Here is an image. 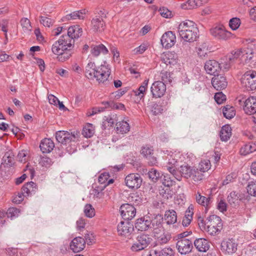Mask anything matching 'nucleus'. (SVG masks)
Masks as SVG:
<instances>
[{"label":"nucleus","mask_w":256,"mask_h":256,"mask_svg":"<svg viewBox=\"0 0 256 256\" xmlns=\"http://www.w3.org/2000/svg\"><path fill=\"white\" fill-rule=\"evenodd\" d=\"M180 36L186 42H193L198 36V30L196 24L192 21L186 20L178 26Z\"/></svg>","instance_id":"f257e3e1"},{"label":"nucleus","mask_w":256,"mask_h":256,"mask_svg":"<svg viewBox=\"0 0 256 256\" xmlns=\"http://www.w3.org/2000/svg\"><path fill=\"white\" fill-rule=\"evenodd\" d=\"M198 224L200 228H204L212 236L218 234L222 228V220L216 215L210 216L205 221L200 218L198 220Z\"/></svg>","instance_id":"f03ea898"},{"label":"nucleus","mask_w":256,"mask_h":256,"mask_svg":"<svg viewBox=\"0 0 256 256\" xmlns=\"http://www.w3.org/2000/svg\"><path fill=\"white\" fill-rule=\"evenodd\" d=\"M80 133L76 130L72 132L65 131V146L67 152L70 154L76 150V142L78 140Z\"/></svg>","instance_id":"7ed1b4c3"},{"label":"nucleus","mask_w":256,"mask_h":256,"mask_svg":"<svg viewBox=\"0 0 256 256\" xmlns=\"http://www.w3.org/2000/svg\"><path fill=\"white\" fill-rule=\"evenodd\" d=\"M242 86L248 91L256 89V72L250 71L246 72L241 78Z\"/></svg>","instance_id":"20e7f679"},{"label":"nucleus","mask_w":256,"mask_h":256,"mask_svg":"<svg viewBox=\"0 0 256 256\" xmlns=\"http://www.w3.org/2000/svg\"><path fill=\"white\" fill-rule=\"evenodd\" d=\"M151 238L148 234H142L138 236L131 246L132 252H138L146 248L152 241Z\"/></svg>","instance_id":"39448f33"},{"label":"nucleus","mask_w":256,"mask_h":256,"mask_svg":"<svg viewBox=\"0 0 256 256\" xmlns=\"http://www.w3.org/2000/svg\"><path fill=\"white\" fill-rule=\"evenodd\" d=\"M256 50V40H252L248 43L247 46L242 48V61L250 62L253 58Z\"/></svg>","instance_id":"423d86ee"},{"label":"nucleus","mask_w":256,"mask_h":256,"mask_svg":"<svg viewBox=\"0 0 256 256\" xmlns=\"http://www.w3.org/2000/svg\"><path fill=\"white\" fill-rule=\"evenodd\" d=\"M64 36H62L60 39L56 41L52 45V50L57 56L56 59L60 62L64 61Z\"/></svg>","instance_id":"0eeeda50"},{"label":"nucleus","mask_w":256,"mask_h":256,"mask_svg":"<svg viewBox=\"0 0 256 256\" xmlns=\"http://www.w3.org/2000/svg\"><path fill=\"white\" fill-rule=\"evenodd\" d=\"M210 34L218 40H226L232 37V34L226 30L222 26H216L210 30Z\"/></svg>","instance_id":"6e6552de"},{"label":"nucleus","mask_w":256,"mask_h":256,"mask_svg":"<svg viewBox=\"0 0 256 256\" xmlns=\"http://www.w3.org/2000/svg\"><path fill=\"white\" fill-rule=\"evenodd\" d=\"M110 74V69L108 64L104 62L96 68V75L94 78L99 82H104L108 80Z\"/></svg>","instance_id":"1a4fd4ad"},{"label":"nucleus","mask_w":256,"mask_h":256,"mask_svg":"<svg viewBox=\"0 0 256 256\" xmlns=\"http://www.w3.org/2000/svg\"><path fill=\"white\" fill-rule=\"evenodd\" d=\"M117 230L119 236L128 237L134 230V228L130 222L122 221L117 226Z\"/></svg>","instance_id":"9d476101"},{"label":"nucleus","mask_w":256,"mask_h":256,"mask_svg":"<svg viewBox=\"0 0 256 256\" xmlns=\"http://www.w3.org/2000/svg\"><path fill=\"white\" fill-rule=\"evenodd\" d=\"M126 186L131 188H138L142 183V178L138 174H130L125 178Z\"/></svg>","instance_id":"9b49d317"},{"label":"nucleus","mask_w":256,"mask_h":256,"mask_svg":"<svg viewBox=\"0 0 256 256\" xmlns=\"http://www.w3.org/2000/svg\"><path fill=\"white\" fill-rule=\"evenodd\" d=\"M120 212L122 218L126 220H132L136 214V208L128 204H124L122 205L120 207Z\"/></svg>","instance_id":"f8f14e48"},{"label":"nucleus","mask_w":256,"mask_h":256,"mask_svg":"<svg viewBox=\"0 0 256 256\" xmlns=\"http://www.w3.org/2000/svg\"><path fill=\"white\" fill-rule=\"evenodd\" d=\"M178 252L182 254H186L191 252L192 248V242L188 239H181L176 242Z\"/></svg>","instance_id":"ddd939ff"},{"label":"nucleus","mask_w":256,"mask_h":256,"mask_svg":"<svg viewBox=\"0 0 256 256\" xmlns=\"http://www.w3.org/2000/svg\"><path fill=\"white\" fill-rule=\"evenodd\" d=\"M166 90V84L161 81L154 82L150 88V91L154 98H160Z\"/></svg>","instance_id":"4468645a"},{"label":"nucleus","mask_w":256,"mask_h":256,"mask_svg":"<svg viewBox=\"0 0 256 256\" xmlns=\"http://www.w3.org/2000/svg\"><path fill=\"white\" fill-rule=\"evenodd\" d=\"M160 41L163 47L168 48L172 47L175 44L176 36L172 32L168 31L163 34Z\"/></svg>","instance_id":"2eb2a0df"},{"label":"nucleus","mask_w":256,"mask_h":256,"mask_svg":"<svg viewBox=\"0 0 256 256\" xmlns=\"http://www.w3.org/2000/svg\"><path fill=\"white\" fill-rule=\"evenodd\" d=\"M238 244L234 239L223 240L221 243L222 250L228 254L234 253L237 250Z\"/></svg>","instance_id":"dca6fc26"},{"label":"nucleus","mask_w":256,"mask_h":256,"mask_svg":"<svg viewBox=\"0 0 256 256\" xmlns=\"http://www.w3.org/2000/svg\"><path fill=\"white\" fill-rule=\"evenodd\" d=\"M86 246L85 240L80 236L74 238L70 242V250L74 252H79L82 250Z\"/></svg>","instance_id":"f3484780"},{"label":"nucleus","mask_w":256,"mask_h":256,"mask_svg":"<svg viewBox=\"0 0 256 256\" xmlns=\"http://www.w3.org/2000/svg\"><path fill=\"white\" fill-rule=\"evenodd\" d=\"M206 72L212 75H218L221 69L220 64L215 60H208L204 65Z\"/></svg>","instance_id":"a211bd4d"},{"label":"nucleus","mask_w":256,"mask_h":256,"mask_svg":"<svg viewBox=\"0 0 256 256\" xmlns=\"http://www.w3.org/2000/svg\"><path fill=\"white\" fill-rule=\"evenodd\" d=\"M164 156L163 158L167 161L166 162V169L168 168V166L175 168L176 166L178 163V156L176 154H175L171 151L166 150L164 152Z\"/></svg>","instance_id":"6ab92c4d"},{"label":"nucleus","mask_w":256,"mask_h":256,"mask_svg":"<svg viewBox=\"0 0 256 256\" xmlns=\"http://www.w3.org/2000/svg\"><path fill=\"white\" fill-rule=\"evenodd\" d=\"M151 220L148 216L138 218L136 223L135 227L138 230L146 231L151 228Z\"/></svg>","instance_id":"aec40b11"},{"label":"nucleus","mask_w":256,"mask_h":256,"mask_svg":"<svg viewBox=\"0 0 256 256\" xmlns=\"http://www.w3.org/2000/svg\"><path fill=\"white\" fill-rule=\"evenodd\" d=\"M244 110L248 114H252L256 112V98L250 96L244 102Z\"/></svg>","instance_id":"412c9836"},{"label":"nucleus","mask_w":256,"mask_h":256,"mask_svg":"<svg viewBox=\"0 0 256 256\" xmlns=\"http://www.w3.org/2000/svg\"><path fill=\"white\" fill-rule=\"evenodd\" d=\"M82 33V30L79 26H71L68 28L66 40H68V42L71 40H74L75 38H78L81 36Z\"/></svg>","instance_id":"4be33fe9"},{"label":"nucleus","mask_w":256,"mask_h":256,"mask_svg":"<svg viewBox=\"0 0 256 256\" xmlns=\"http://www.w3.org/2000/svg\"><path fill=\"white\" fill-rule=\"evenodd\" d=\"M212 84L216 90H220L226 87L228 82L225 77L217 76L212 78Z\"/></svg>","instance_id":"5701e85b"},{"label":"nucleus","mask_w":256,"mask_h":256,"mask_svg":"<svg viewBox=\"0 0 256 256\" xmlns=\"http://www.w3.org/2000/svg\"><path fill=\"white\" fill-rule=\"evenodd\" d=\"M194 244L196 248L202 252H206L208 250L210 246L209 242L204 238L196 239Z\"/></svg>","instance_id":"b1692460"},{"label":"nucleus","mask_w":256,"mask_h":256,"mask_svg":"<svg viewBox=\"0 0 256 256\" xmlns=\"http://www.w3.org/2000/svg\"><path fill=\"white\" fill-rule=\"evenodd\" d=\"M54 147V142L50 138H44L42 140L40 148L43 153H49Z\"/></svg>","instance_id":"393cba45"},{"label":"nucleus","mask_w":256,"mask_h":256,"mask_svg":"<svg viewBox=\"0 0 256 256\" xmlns=\"http://www.w3.org/2000/svg\"><path fill=\"white\" fill-rule=\"evenodd\" d=\"M92 30L94 32H101L104 29V22L102 18L96 16L92 20Z\"/></svg>","instance_id":"a878e982"},{"label":"nucleus","mask_w":256,"mask_h":256,"mask_svg":"<svg viewBox=\"0 0 256 256\" xmlns=\"http://www.w3.org/2000/svg\"><path fill=\"white\" fill-rule=\"evenodd\" d=\"M163 218L160 214L156 215L152 220H151V228H153L154 233H158V230H160L162 228Z\"/></svg>","instance_id":"bb28decb"},{"label":"nucleus","mask_w":256,"mask_h":256,"mask_svg":"<svg viewBox=\"0 0 256 256\" xmlns=\"http://www.w3.org/2000/svg\"><path fill=\"white\" fill-rule=\"evenodd\" d=\"M164 220L168 224H174L176 222V213L174 210H168L165 212Z\"/></svg>","instance_id":"cd10ccee"},{"label":"nucleus","mask_w":256,"mask_h":256,"mask_svg":"<svg viewBox=\"0 0 256 256\" xmlns=\"http://www.w3.org/2000/svg\"><path fill=\"white\" fill-rule=\"evenodd\" d=\"M256 150V144L253 142H249L244 145L240 150L241 155L246 156Z\"/></svg>","instance_id":"c85d7f7f"},{"label":"nucleus","mask_w":256,"mask_h":256,"mask_svg":"<svg viewBox=\"0 0 256 256\" xmlns=\"http://www.w3.org/2000/svg\"><path fill=\"white\" fill-rule=\"evenodd\" d=\"M74 40H71L68 42V40H66L65 42V59H68L74 52Z\"/></svg>","instance_id":"c756f323"},{"label":"nucleus","mask_w":256,"mask_h":256,"mask_svg":"<svg viewBox=\"0 0 256 256\" xmlns=\"http://www.w3.org/2000/svg\"><path fill=\"white\" fill-rule=\"evenodd\" d=\"M96 69L95 64L90 62L86 66L85 76L89 79H94L96 75Z\"/></svg>","instance_id":"7c9ffc66"},{"label":"nucleus","mask_w":256,"mask_h":256,"mask_svg":"<svg viewBox=\"0 0 256 256\" xmlns=\"http://www.w3.org/2000/svg\"><path fill=\"white\" fill-rule=\"evenodd\" d=\"M232 136V129L229 125L224 126L220 132V137L222 141H228Z\"/></svg>","instance_id":"2f4dec72"},{"label":"nucleus","mask_w":256,"mask_h":256,"mask_svg":"<svg viewBox=\"0 0 256 256\" xmlns=\"http://www.w3.org/2000/svg\"><path fill=\"white\" fill-rule=\"evenodd\" d=\"M195 198L198 204L206 208H208L212 202L210 198H206L202 196L199 192L196 194Z\"/></svg>","instance_id":"473e14b6"},{"label":"nucleus","mask_w":256,"mask_h":256,"mask_svg":"<svg viewBox=\"0 0 256 256\" xmlns=\"http://www.w3.org/2000/svg\"><path fill=\"white\" fill-rule=\"evenodd\" d=\"M108 52V49L102 44L92 46L91 54L94 56H98L100 53L106 54Z\"/></svg>","instance_id":"72a5a7b5"},{"label":"nucleus","mask_w":256,"mask_h":256,"mask_svg":"<svg viewBox=\"0 0 256 256\" xmlns=\"http://www.w3.org/2000/svg\"><path fill=\"white\" fill-rule=\"evenodd\" d=\"M95 132V128L93 124L88 123L83 128L82 134L86 138L92 137Z\"/></svg>","instance_id":"f704fd0d"},{"label":"nucleus","mask_w":256,"mask_h":256,"mask_svg":"<svg viewBox=\"0 0 256 256\" xmlns=\"http://www.w3.org/2000/svg\"><path fill=\"white\" fill-rule=\"evenodd\" d=\"M116 131L121 134H126L130 131V126L127 122L122 120L118 122L116 124Z\"/></svg>","instance_id":"c9c22d12"},{"label":"nucleus","mask_w":256,"mask_h":256,"mask_svg":"<svg viewBox=\"0 0 256 256\" xmlns=\"http://www.w3.org/2000/svg\"><path fill=\"white\" fill-rule=\"evenodd\" d=\"M84 14L82 11H75L65 16V21L73 20L77 19L82 20Z\"/></svg>","instance_id":"e433bc0d"},{"label":"nucleus","mask_w":256,"mask_h":256,"mask_svg":"<svg viewBox=\"0 0 256 256\" xmlns=\"http://www.w3.org/2000/svg\"><path fill=\"white\" fill-rule=\"evenodd\" d=\"M36 186V184L32 182L27 183L22 186L20 192L24 194V196H28L32 192L34 191Z\"/></svg>","instance_id":"4c0bfd02"},{"label":"nucleus","mask_w":256,"mask_h":256,"mask_svg":"<svg viewBox=\"0 0 256 256\" xmlns=\"http://www.w3.org/2000/svg\"><path fill=\"white\" fill-rule=\"evenodd\" d=\"M222 112L224 116L228 119L232 118L236 114L234 108L229 105H226L224 107Z\"/></svg>","instance_id":"58836bf2"},{"label":"nucleus","mask_w":256,"mask_h":256,"mask_svg":"<svg viewBox=\"0 0 256 256\" xmlns=\"http://www.w3.org/2000/svg\"><path fill=\"white\" fill-rule=\"evenodd\" d=\"M148 80H145L142 82L138 89L134 92L136 96H139L140 98L144 96L145 92L148 88Z\"/></svg>","instance_id":"ea45409f"},{"label":"nucleus","mask_w":256,"mask_h":256,"mask_svg":"<svg viewBox=\"0 0 256 256\" xmlns=\"http://www.w3.org/2000/svg\"><path fill=\"white\" fill-rule=\"evenodd\" d=\"M193 168L188 164L182 165L180 168V172L184 178H188L190 177Z\"/></svg>","instance_id":"a19ab883"},{"label":"nucleus","mask_w":256,"mask_h":256,"mask_svg":"<svg viewBox=\"0 0 256 256\" xmlns=\"http://www.w3.org/2000/svg\"><path fill=\"white\" fill-rule=\"evenodd\" d=\"M203 172H201L200 170L198 168H194L190 178H191L194 182H198L203 178Z\"/></svg>","instance_id":"79ce46f5"},{"label":"nucleus","mask_w":256,"mask_h":256,"mask_svg":"<svg viewBox=\"0 0 256 256\" xmlns=\"http://www.w3.org/2000/svg\"><path fill=\"white\" fill-rule=\"evenodd\" d=\"M20 24L24 32H28L32 30V26L30 20L28 18H22L20 20Z\"/></svg>","instance_id":"37998d69"},{"label":"nucleus","mask_w":256,"mask_h":256,"mask_svg":"<svg viewBox=\"0 0 256 256\" xmlns=\"http://www.w3.org/2000/svg\"><path fill=\"white\" fill-rule=\"evenodd\" d=\"M156 256H174V252L170 248H165L159 252L155 251Z\"/></svg>","instance_id":"c03bdc74"},{"label":"nucleus","mask_w":256,"mask_h":256,"mask_svg":"<svg viewBox=\"0 0 256 256\" xmlns=\"http://www.w3.org/2000/svg\"><path fill=\"white\" fill-rule=\"evenodd\" d=\"M48 100L50 104L55 106L58 105L59 108L60 110H64V104L62 102H60L58 98L52 94H50L48 96Z\"/></svg>","instance_id":"a18cd8bd"},{"label":"nucleus","mask_w":256,"mask_h":256,"mask_svg":"<svg viewBox=\"0 0 256 256\" xmlns=\"http://www.w3.org/2000/svg\"><path fill=\"white\" fill-rule=\"evenodd\" d=\"M211 164L210 160H202L198 165V168L201 172H205L210 169Z\"/></svg>","instance_id":"49530a36"},{"label":"nucleus","mask_w":256,"mask_h":256,"mask_svg":"<svg viewBox=\"0 0 256 256\" xmlns=\"http://www.w3.org/2000/svg\"><path fill=\"white\" fill-rule=\"evenodd\" d=\"M246 189L249 194L256 196V180L249 182Z\"/></svg>","instance_id":"de8ad7c7"},{"label":"nucleus","mask_w":256,"mask_h":256,"mask_svg":"<svg viewBox=\"0 0 256 256\" xmlns=\"http://www.w3.org/2000/svg\"><path fill=\"white\" fill-rule=\"evenodd\" d=\"M200 6L198 0H188L186 4H182L183 9H193Z\"/></svg>","instance_id":"09e8293b"},{"label":"nucleus","mask_w":256,"mask_h":256,"mask_svg":"<svg viewBox=\"0 0 256 256\" xmlns=\"http://www.w3.org/2000/svg\"><path fill=\"white\" fill-rule=\"evenodd\" d=\"M84 212L88 218H92L95 216V210L90 204H86L85 206Z\"/></svg>","instance_id":"8fccbe9b"},{"label":"nucleus","mask_w":256,"mask_h":256,"mask_svg":"<svg viewBox=\"0 0 256 256\" xmlns=\"http://www.w3.org/2000/svg\"><path fill=\"white\" fill-rule=\"evenodd\" d=\"M241 24L240 20L238 18H231L229 22V26L232 30H237Z\"/></svg>","instance_id":"3c124183"},{"label":"nucleus","mask_w":256,"mask_h":256,"mask_svg":"<svg viewBox=\"0 0 256 256\" xmlns=\"http://www.w3.org/2000/svg\"><path fill=\"white\" fill-rule=\"evenodd\" d=\"M164 56L166 58V60L164 59V62L166 64H174L176 62L175 56L172 52H168L164 55Z\"/></svg>","instance_id":"603ef678"},{"label":"nucleus","mask_w":256,"mask_h":256,"mask_svg":"<svg viewBox=\"0 0 256 256\" xmlns=\"http://www.w3.org/2000/svg\"><path fill=\"white\" fill-rule=\"evenodd\" d=\"M20 213V210L14 207L10 208H8L6 214L8 218H13L18 217Z\"/></svg>","instance_id":"864d4df0"},{"label":"nucleus","mask_w":256,"mask_h":256,"mask_svg":"<svg viewBox=\"0 0 256 256\" xmlns=\"http://www.w3.org/2000/svg\"><path fill=\"white\" fill-rule=\"evenodd\" d=\"M160 78L162 80V82L164 84L170 83L172 82V78L169 72L164 71L160 73Z\"/></svg>","instance_id":"5fc2aeb1"},{"label":"nucleus","mask_w":256,"mask_h":256,"mask_svg":"<svg viewBox=\"0 0 256 256\" xmlns=\"http://www.w3.org/2000/svg\"><path fill=\"white\" fill-rule=\"evenodd\" d=\"M231 54L232 56L229 58L230 61H234V60L238 58H240L242 60V48L232 52Z\"/></svg>","instance_id":"6e6d98bb"},{"label":"nucleus","mask_w":256,"mask_h":256,"mask_svg":"<svg viewBox=\"0 0 256 256\" xmlns=\"http://www.w3.org/2000/svg\"><path fill=\"white\" fill-rule=\"evenodd\" d=\"M148 176L152 182H156L160 178V173L154 168H152L148 172Z\"/></svg>","instance_id":"4d7b16f0"},{"label":"nucleus","mask_w":256,"mask_h":256,"mask_svg":"<svg viewBox=\"0 0 256 256\" xmlns=\"http://www.w3.org/2000/svg\"><path fill=\"white\" fill-rule=\"evenodd\" d=\"M40 22L44 26L46 27H50L54 22V20L45 16H40Z\"/></svg>","instance_id":"13d9d810"},{"label":"nucleus","mask_w":256,"mask_h":256,"mask_svg":"<svg viewBox=\"0 0 256 256\" xmlns=\"http://www.w3.org/2000/svg\"><path fill=\"white\" fill-rule=\"evenodd\" d=\"M227 199L230 204H237L239 200L238 196L236 192H231L230 195L228 196Z\"/></svg>","instance_id":"bf43d9fd"},{"label":"nucleus","mask_w":256,"mask_h":256,"mask_svg":"<svg viewBox=\"0 0 256 256\" xmlns=\"http://www.w3.org/2000/svg\"><path fill=\"white\" fill-rule=\"evenodd\" d=\"M168 170L172 174V176L175 178L176 180L178 181L181 180L182 176V174L180 172V170L177 171L175 168H173L172 167L168 166Z\"/></svg>","instance_id":"052dcab7"},{"label":"nucleus","mask_w":256,"mask_h":256,"mask_svg":"<svg viewBox=\"0 0 256 256\" xmlns=\"http://www.w3.org/2000/svg\"><path fill=\"white\" fill-rule=\"evenodd\" d=\"M163 110L162 106L157 104H154L151 108L152 112L155 116L162 114Z\"/></svg>","instance_id":"680f3d73"},{"label":"nucleus","mask_w":256,"mask_h":256,"mask_svg":"<svg viewBox=\"0 0 256 256\" xmlns=\"http://www.w3.org/2000/svg\"><path fill=\"white\" fill-rule=\"evenodd\" d=\"M160 14L164 18H168L172 16V14L171 11L168 10L166 8H162L159 10Z\"/></svg>","instance_id":"e2e57ef3"},{"label":"nucleus","mask_w":256,"mask_h":256,"mask_svg":"<svg viewBox=\"0 0 256 256\" xmlns=\"http://www.w3.org/2000/svg\"><path fill=\"white\" fill-rule=\"evenodd\" d=\"M39 163L42 166L49 167L52 164V161L47 156H42Z\"/></svg>","instance_id":"0e129e2a"},{"label":"nucleus","mask_w":256,"mask_h":256,"mask_svg":"<svg viewBox=\"0 0 256 256\" xmlns=\"http://www.w3.org/2000/svg\"><path fill=\"white\" fill-rule=\"evenodd\" d=\"M208 52V46L206 44L200 46L198 48V54L200 57L205 56Z\"/></svg>","instance_id":"69168bd1"},{"label":"nucleus","mask_w":256,"mask_h":256,"mask_svg":"<svg viewBox=\"0 0 256 256\" xmlns=\"http://www.w3.org/2000/svg\"><path fill=\"white\" fill-rule=\"evenodd\" d=\"M17 158L18 161L20 162L23 163L26 162L27 161L28 158L27 156V152L24 150H22L18 153Z\"/></svg>","instance_id":"338daca9"},{"label":"nucleus","mask_w":256,"mask_h":256,"mask_svg":"<svg viewBox=\"0 0 256 256\" xmlns=\"http://www.w3.org/2000/svg\"><path fill=\"white\" fill-rule=\"evenodd\" d=\"M152 148L148 146H144L142 149V154L146 158L152 155L153 153Z\"/></svg>","instance_id":"774afa93"}]
</instances>
